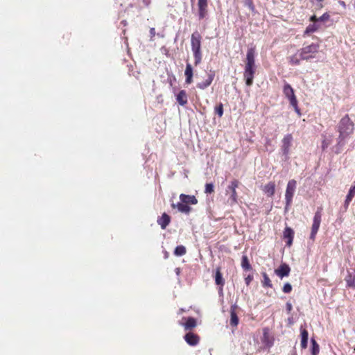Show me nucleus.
<instances>
[{"instance_id":"nucleus-1","label":"nucleus","mask_w":355,"mask_h":355,"mask_svg":"<svg viewBox=\"0 0 355 355\" xmlns=\"http://www.w3.org/2000/svg\"><path fill=\"white\" fill-rule=\"evenodd\" d=\"M338 136L337 138V146L343 147L347 140L352 137L355 130V123L351 119L349 114H345L339 121L336 126Z\"/></svg>"},{"instance_id":"nucleus-2","label":"nucleus","mask_w":355,"mask_h":355,"mask_svg":"<svg viewBox=\"0 0 355 355\" xmlns=\"http://www.w3.org/2000/svg\"><path fill=\"white\" fill-rule=\"evenodd\" d=\"M256 71L255 47H251L247 51L243 71V78L247 86L250 87L252 85Z\"/></svg>"},{"instance_id":"nucleus-3","label":"nucleus","mask_w":355,"mask_h":355,"mask_svg":"<svg viewBox=\"0 0 355 355\" xmlns=\"http://www.w3.org/2000/svg\"><path fill=\"white\" fill-rule=\"evenodd\" d=\"M201 40L202 37L198 32H194L191 37V50L193 53V57L195 59V65H198L202 58V54L201 51Z\"/></svg>"},{"instance_id":"nucleus-4","label":"nucleus","mask_w":355,"mask_h":355,"mask_svg":"<svg viewBox=\"0 0 355 355\" xmlns=\"http://www.w3.org/2000/svg\"><path fill=\"white\" fill-rule=\"evenodd\" d=\"M320 45L318 43H312L308 46L302 47L300 51V59L303 60H309L316 58V54L319 51Z\"/></svg>"},{"instance_id":"nucleus-5","label":"nucleus","mask_w":355,"mask_h":355,"mask_svg":"<svg viewBox=\"0 0 355 355\" xmlns=\"http://www.w3.org/2000/svg\"><path fill=\"white\" fill-rule=\"evenodd\" d=\"M239 184L240 182L236 179H234L230 182V184L227 186L225 190L226 194L230 195V197L227 200V203L230 206H234L238 203L239 196L236 189L239 187Z\"/></svg>"},{"instance_id":"nucleus-6","label":"nucleus","mask_w":355,"mask_h":355,"mask_svg":"<svg viewBox=\"0 0 355 355\" xmlns=\"http://www.w3.org/2000/svg\"><path fill=\"white\" fill-rule=\"evenodd\" d=\"M322 207H318L317 211L314 214L310 234V239H311L312 241H314L315 239L316 234L319 230L322 220Z\"/></svg>"},{"instance_id":"nucleus-7","label":"nucleus","mask_w":355,"mask_h":355,"mask_svg":"<svg viewBox=\"0 0 355 355\" xmlns=\"http://www.w3.org/2000/svg\"><path fill=\"white\" fill-rule=\"evenodd\" d=\"M297 185V182L295 180H291L288 181L286 193H285V200H286V207L285 209L287 210L288 207L291 205L293 202V198L295 191Z\"/></svg>"},{"instance_id":"nucleus-8","label":"nucleus","mask_w":355,"mask_h":355,"mask_svg":"<svg viewBox=\"0 0 355 355\" xmlns=\"http://www.w3.org/2000/svg\"><path fill=\"white\" fill-rule=\"evenodd\" d=\"M283 92L286 97L288 98L291 105L293 106L295 110L298 112L299 109L297 107V100L294 94V90L292 88V87L289 84L286 83L283 88Z\"/></svg>"},{"instance_id":"nucleus-9","label":"nucleus","mask_w":355,"mask_h":355,"mask_svg":"<svg viewBox=\"0 0 355 355\" xmlns=\"http://www.w3.org/2000/svg\"><path fill=\"white\" fill-rule=\"evenodd\" d=\"M198 18L205 19L208 15V0H198Z\"/></svg>"},{"instance_id":"nucleus-10","label":"nucleus","mask_w":355,"mask_h":355,"mask_svg":"<svg viewBox=\"0 0 355 355\" xmlns=\"http://www.w3.org/2000/svg\"><path fill=\"white\" fill-rule=\"evenodd\" d=\"M215 284L218 286V293H223V286L225 284V281L223 277V275L221 272L220 267H217L216 269L215 276H214Z\"/></svg>"},{"instance_id":"nucleus-11","label":"nucleus","mask_w":355,"mask_h":355,"mask_svg":"<svg viewBox=\"0 0 355 355\" xmlns=\"http://www.w3.org/2000/svg\"><path fill=\"white\" fill-rule=\"evenodd\" d=\"M293 141V136L291 134H287L282 139V150L283 154L287 155L290 152V148Z\"/></svg>"},{"instance_id":"nucleus-12","label":"nucleus","mask_w":355,"mask_h":355,"mask_svg":"<svg viewBox=\"0 0 355 355\" xmlns=\"http://www.w3.org/2000/svg\"><path fill=\"white\" fill-rule=\"evenodd\" d=\"M184 338L187 343L191 346L197 345L200 341L199 336L193 332H189L186 334L184 336Z\"/></svg>"},{"instance_id":"nucleus-13","label":"nucleus","mask_w":355,"mask_h":355,"mask_svg":"<svg viewBox=\"0 0 355 355\" xmlns=\"http://www.w3.org/2000/svg\"><path fill=\"white\" fill-rule=\"evenodd\" d=\"M291 268L286 263H282L279 267L275 270V273L280 278L288 277L289 275Z\"/></svg>"},{"instance_id":"nucleus-14","label":"nucleus","mask_w":355,"mask_h":355,"mask_svg":"<svg viewBox=\"0 0 355 355\" xmlns=\"http://www.w3.org/2000/svg\"><path fill=\"white\" fill-rule=\"evenodd\" d=\"M215 77V72L214 71H210L208 73L207 78L201 83H198L197 84V87L200 89H205L207 88L213 82Z\"/></svg>"},{"instance_id":"nucleus-15","label":"nucleus","mask_w":355,"mask_h":355,"mask_svg":"<svg viewBox=\"0 0 355 355\" xmlns=\"http://www.w3.org/2000/svg\"><path fill=\"white\" fill-rule=\"evenodd\" d=\"M294 234L295 232L290 227H286L283 232L284 239H287L286 245L288 247H290L293 243Z\"/></svg>"},{"instance_id":"nucleus-16","label":"nucleus","mask_w":355,"mask_h":355,"mask_svg":"<svg viewBox=\"0 0 355 355\" xmlns=\"http://www.w3.org/2000/svg\"><path fill=\"white\" fill-rule=\"evenodd\" d=\"M262 343L268 347H270L273 345L274 338L270 335L268 328L263 329Z\"/></svg>"},{"instance_id":"nucleus-17","label":"nucleus","mask_w":355,"mask_h":355,"mask_svg":"<svg viewBox=\"0 0 355 355\" xmlns=\"http://www.w3.org/2000/svg\"><path fill=\"white\" fill-rule=\"evenodd\" d=\"M171 220V216L168 214L163 213L160 217H158L157 223L162 230H165L170 224Z\"/></svg>"},{"instance_id":"nucleus-18","label":"nucleus","mask_w":355,"mask_h":355,"mask_svg":"<svg viewBox=\"0 0 355 355\" xmlns=\"http://www.w3.org/2000/svg\"><path fill=\"white\" fill-rule=\"evenodd\" d=\"M180 200L187 205H196L198 203V200L195 196L182 193L180 195Z\"/></svg>"},{"instance_id":"nucleus-19","label":"nucleus","mask_w":355,"mask_h":355,"mask_svg":"<svg viewBox=\"0 0 355 355\" xmlns=\"http://www.w3.org/2000/svg\"><path fill=\"white\" fill-rule=\"evenodd\" d=\"M173 208H177L180 212L184 213L189 214L191 211V207L189 205H186L185 203L180 201L177 204L173 203L171 205Z\"/></svg>"},{"instance_id":"nucleus-20","label":"nucleus","mask_w":355,"mask_h":355,"mask_svg":"<svg viewBox=\"0 0 355 355\" xmlns=\"http://www.w3.org/2000/svg\"><path fill=\"white\" fill-rule=\"evenodd\" d=\"M176 100L182 106L187 105L188 103V97L186 91L180 90L176 96Z\"/></svg>"},{"instance_id":"nucleus-21","label":"nucleus","mask_w":355,"mask_h":355,"mask_svg":"<svg viewBox=\"0 0 355 355\" xmlns=\"http://www.w3.org/2000/svg\"><path fill=\"white\" fill-rule=\"evenodd\" d=\"M183 319L186 320V322L182 324L185 331L191 330L196 327L197 322L194 318L189 317L188 318H184Z\"/></svg>"},{"instance_id":"nucleus-22","label":"nucleus","mask_w":355,"mask_h":355,"mask_svg":"<svg viewBox=\"0 0 355 355\" xmlns=\"http://www.w3.org/2000/svg\"><path fill=\"white\" fill-rule=\"evenodd\" d=\"M184 75L186 76L185 83L188 85L191 84L193 82V68L189 63L187 64Z\"/></svg>"},{"instance_id":"nucleus-23","label":"nucleus","mask_w":355,"mask_h":355,"mask_svg":"<svg viewBox=\"0 0 355 355\" xmlns=\"http://www.w3.org/2000/svg\"><path fill=\"white\" fill-rule=\"evenodd\" d=\"M263 191L268 196H272L275 192V184L274 182H270L266 184L263 188Z\"/></svg>"},{"instance_id":"nucleus-24","label":"nucleus","mask_w":355,"mask_h":355,"mask_svg":"<svg viewBox=\"0 0 355 355\" xmlns=\"http://www.w3.org/2000/svg\"><path fill=\"white\" fill-rule=\"evenodd\" d=\"M309 334L306 329L301 330V347L302 349L307 347Z\"/></svg>"},{"instance_id":"nucleus-25","label":"nucleus","mask_w":355,"mask_h":355,"mask_svg":"<svg viewBox=\"0 0 355 355\" xmlns=\"http://www.w3.org/2000/svg\"><path fill=\"white\" fill-rule=\"evenodd\" d=\"M347 286L349 288H353L355 289V275L348 272L345 279Z\"/></svg>"},{"instance_id":"nucleus-26","label":"nucleus","mask_w":355,"mask_h":355,"mask_svg":"<svg viewBox=\"0 0 355 355\" xmlns=\"http://www.w3.org/2000/svg\"><path fill=\"white\" fill-rule=\"evenodd\" d=\"M319 29V26L315 23H313L309 24L305 29L304 32V36L306 35H309L310 33H314Z\"/></svg>"},{"instance_id":"nucleus-27","label":"nucleus","mask_w":355,"mask_h":355,"mask_svg":"<svg viewBox=\"0 0 355 355\" xmlns=\"http://www.w3.org/2000/svg\"><path fill=\"white\" fill-rule=\"evenodd\" d=\"M263 280L262 286L265 288H272V284L268 275L266 272L262 273Z\"/></svg>"},{"instance_id":"nucleus-28","label":"nucleus","mask_w":355,"mask_h":355,"mask_svg":"<svg viewBox=\"0 0 355 355\" xmlns=\"http://www.w3.org/2000/svg\"><path fill=\"white\" fill-rule=\"evenodd\" d=\"M241 266L245 270H252L251 264L248 260V258L246 255H243L241 259Z\"/></svg>"},{"instance_id":"nucleus-29","label":"nucleus","mask_w":355,"mask_h":355,"mask_svg":"<svg viewBox=\"0 0 355 355\" xmlns=\"http://www.w3.org/2000/svg\"><path fill=\"white\" fill-rule=\"evenodd\" d=\"M239 324V318L234 310L232 309L230 312V324L233 327L237 326Z\"/></svg>"},{"instance_id":"nucleus-30","label":"nucleus","mask_w":355,"mask_h":355,"mask_svg":"<svg viewBox=\"0 0 355 355\" xmlns=\"http://www.w3.org/2000/svg\"><path fill=\"white\" fill-rule=\"evenodd\" d=\"M187 250L184 246L183 245H178L175 248L174 254L176 256L180 257L183 256L186 254Z\"/></svg>"},{"instance_id":"nucleus-31","label":"nucleus","mask_w":355,"mask_h":355,"mask_svg":"<svg viewBox=\"0 0 355 355\" xmlns=\"http://www.w3.org/2000/svg\"><path fill=\"white\" fill-rule=\"evenodd\" d=\"M312 343V355H318L320 351V347L316 341L314 339H311Z\"/></svg>"},{"instance_id":"nucleus-32","label":"nucleus","mask_w":355,"mask_h":355,"mask_svg":"<svg viewBox=\"0 0 355 355\" xmlns=\"http://www.w3.org/2000/svg\"><path fill=\"white\" fill-rule=\"evenodd\" d=\"M300 57L298 58L295 54L289 58V62L292 65H298L300 63Z\"/></svg>"},{"instance_id":"nucleus-33","label":"nucleus","mask_w":355,"mask_h":355,"mask_svg":"<svg viewBox=\"0 0 355 355\" xmlns=\"http://www.w3.org/2000/svg\"><path fill=\"white\" fill-rule=\"evenodd\" d=\"M215 112L218 115L219 117H221L223 115V105L222 103H220L215 107Z\"/></svg>"},{"instance_id":"nucleus-34","label":"nucleus","mask_w":355,"mask_h":355,"mask_svg":"<svg viewBox=\"0 0 355 355\" xmlns=\"http://www.w3.org/2000/svg\"><path fill=\"white\" fill-rule=\"evenodd\" d=\"M214 185L212 183H207L205 184V193L207 194L211 193L214 191Z\"/></svg>"},{"instance_id":"nucleus-35","label":"nucleus","mask_w":355,"mask_h":355,"mask_svg":"<svg viewBox=\"0 0 355 355\" xmlns=\"http://www.w3.org/2000/svg\"><path fill=\"white\" fill-rule=\"evenodd\" d=\"M282 291L285 293H289L292 291V286L289 283H286L283 286Z\"/></svg>"},{"instance_id":"nucleus-36","label":"nucleus","mask_w":355,"mask_h":355,"mask_svg":"<svg viewBox=\"0 0 355 355\" xmlns=\"http://www.w3.org/2000/svg\"><path fill=\"white\" fill-rule=\"evenodd\" d=\"M318 19H319V21H328L330 19V15L328 12H324Z\"/></svg>"},{"instance_id":"nucleus-37","label":"nucleus","mask_w":355,"mask_h":355,"mask_svg":"<svg viewBox=\"0 0 355 355\" xmlns=\"http://www.w3.org/2000/svg\"><path fill=\"white\" fill-rule=\"evenodd\" d=\"M253 280V276L252 275H248L245 277V282L247 286H249L252 281Z\"/></svg>"},{"instance_id":"nucleus-38","label":"nucleus","mask_w":355,"mask_h":355,"mask_svg":"<svg viewBox=\"0 0 355 355\" xmlns=\"http://www.w3.org/2000/svg\"><path fill=\"white\" fill-rule=\"evenodd\" d=\"M310 21L316 24L317 21H319V19L314 15L310 17Z\"/></svg>"},{"instance_id":"nucleus-39","label":"nucleus","mask_w":355,"mask_h":355,"mask_svg":"<svg viewBox=\"0 0 355 355\" xmlns=\"http://www.w3.org/2000/svg\"><path fill=\"white\" fill-rule=\"evenodd\" d=\"M286 310H287V311H288V313H290V312L292 311V309H293V306H292L291 303H290V302H287V303H286Z\"/></svg>"},{"instance_id":"nucleus-40","label":"nucleus","mask_w":355,"mask_h":355,"mask_svg":"<svg viewBox=\"0 0 355 355\" xmlns=\"http://www.w3.org/2000/svg\"><path fill=\"white\" fill-rule=\"evenodd\" d=\"M150 33L152 37H154L155 35V29L154 28H151L150 30Z\"/></svg>"},{"instance_id":"nucleus-41","label":"nucleus","mask_w":355,"mask_h":355,"mask_svg":"<svg viewBox=\"0 0 355 355\" xmlns=\"http://www.w3.org/2000/svg\"><path fill=\"white\" fill-rule=\"evenodd\" d=\"M339 4H340L341 6H343V8H346V4H345V1L340 0V1H339Z\"/></svg>"},{"instance_id":"nucleus-42","label":"nucleus","mask_w":355,"mask_h":355,"mask_svg":"<svg viewBox=\"0 0 355 355\" xmlns=\"http://www.w3.org/2000/svg\"><path fill=\"white\" fill-rule=\"evenodd\" d=\"M180 312H184V310H183L182 309H181L180 310Z\"/></svg>"},{"instance_id":"nucleus-43","label":"nucleus","mask_w":355,"mask_h":355,"mask_svg":"<svg viewBox=\"0 0 355 355\" xmlns=\"http://www.w3.org/2000/svg\"><path fill=\"white\" fill-rule=\"evenodd\" d=\"M317 1H319V2L323 1V0H317Z\"/></svg>"},{"instance_id":"nucleus-44","label":"nucleus","mask_w":355,"mask_h":355,"mask_svg":"<svg viewBox=\"0 0 355 355\" xmlns=\"http://www.w3.org/2000/svg\"><path fill=\"white\" fill-rule=\"evenodd\" d=\"M324 146H326V144L322 145L323 148H324Z\"/></svg>"},{"instance_id":"nucleus-45","label":"nucleus","mask_w":355,"mask_h":355,"mask_svg":"<svg viewBox=\"0 0 355 355\" xmlns=\"http://www.w3.org/2000/svg\"><path fill=\"white\" fill-rule=\"evenodd\" d=\"M324 146H326V144L322 145L323 148H324Z\"/></svg>"},{"instance_id":"nucleus-46","label":"nucleus","mask_w":355,"mask_h":355,"mask_svg":"<svg viewBox=\"0 0 355 355\" xmlns=\"http://www.w3.org/2000/svg\"><path fill=\"white\" fill-rule=\"evenodd\" d=\"M191 1H193V0H191Z\"/></svg>"}]
</instances>
